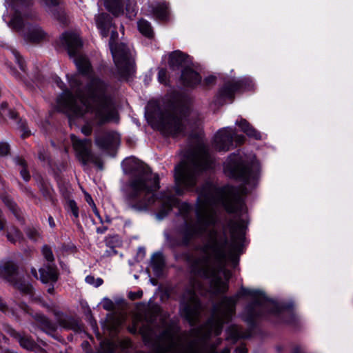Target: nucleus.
I'll return each mask as SVG.
<instances>
[{"mask_svg": "<svg viewBox=\"0 0 353 353\" xmlns=\"http://www.w3.org/2000/svg\"><path fill=\"white\" fill-rule=\"evenodd\" d=\"M27 305L25 304H19L17 305L14 307L12 306H8L2 300L1 298H0V310L2 311L4 313H10L13 316H19V310H21L23 312H26L27 310Z\"/></svg>", "mask_w": 353, "mask_h": 353, "instance_id": "nucleus-29", "label": "nucleus"}, {"mask_svg": "<svg viewBox=\"0 0 353 353\" xmlns=\"http://www.w3.org/2000/svg\"><path fill=\"white\" fill-rule=\"evenodd\" d=\"M131 176L123 190V200L128 209L138 212L147 211L156 201L161 206L156 216L159 220L164 219L176 206L179 201L171 191L161 192L159 197L156 192L159 189V178L150 168L142 162L129 159Z\"/></svg>", "mask_w": 353, "mask_h": 353, "instance_id": "nucleus-4", "label": "nucleus"}, {"mask_svg": "<svg viewBox=\"0 0 353 353\" xmlns=\"http://www.w3.org/2000/svg\"><path fill=\"white\" fill-rule=\"evenodd\" d=\"M7 239L12 243H15L22 239V234L15 227H11L7 232Z\"/></svg>", "mask_w": 353, "mask_h": 353, "instance_id": "nucleus-34", "label": "nucleus"}, {"mask_svg": "<svg viewBox=\"0 0 353 353\" xmlns=\"http://www.w3.org/2000/svg\"><path fill=\"white\" fill-rule=\"evenodd\" d=\"M123 0H104L106 9L115 16H119L123 12Z\"/></svg>", "mask_w": 353, "mask_h": 353, "instance_id": "nucleus-28", "label": "nucleus"}, {"mask_svg": "<svg viewBox=\"0 0 353 353\" xmlns=\"http://www.w3.org/2000/svg\"><path fill=\"white\" fill-rule=\"evenodd\" d=\"M61 42L70 57L74 59L79 73L67 75L70 90L59 77L55 78L57 85L63 90L57 99L58 109L69 117H80L90 112L93 115L92 123L99 126L115 120L117 112L113 99L107 93L108 84L92 75L88 59L80 54L83 43L79 36L67 32L62 34Z\"/></svg>", "mask_w": 353, "mask_h": 353, "instance_id": "nucleus-1", "label": "nucleus"}, {"mask_svg": "<svg viewBox=\"0 0 353 353\" xmlns=\"http://www.w3.org/2000/svg\"><path fill=\"white\" fill-rule=\"evenodd\" d=\"M201 119L196 111L181 101L168 103L159 114L160 130L165 134L176 137L183 134L188 125L196 123Z\"/></svg>", "mask_w": 353, "mask_h": 353, "instance_id": "nucleus-6", "label": "nucleus"}, {"mask_svg": "<svg viewBox=\"0 0 353 353\" xmlns=\"http://www.w3.org/2000/svg\"><path fill=\"white\" fill-rule=\"evenodd\" d=\"M40 191L46 199L52 200V189L49 186L42 183L40 187Z\"/></svg>", "mask_w": 353, "mask_h": 353, "instance_id": "nucleus-37", "label": "nucleus"}, {"mask_svg": "<svg viewBox=\"0 0 353 353\" xmlns=\"http://www.w3.org/2000/svg\"><path fill=\"white\" fill-rule=\"evenodd\" d=\"M26 233L28 237L32 241H37L40 237V232L34 228H27Z\"/></svg>", "mask_w": 353, "mask_h": 353, "instance_id": "nucleus-40", "label": "nucleus"}, {"mask_svg": "<svg viewBox=\"0 0 353 353\" xmlns=\"http://www.w3.org/2000/svg\"><path fill=\"white\" fill-rule=\"evenodd\" d=\"M103 307L108 311H111L114 309V303L109 299H104L103 300Z\"/></svg>", "mask_w": 353, "mask_h": 353, "instance_id": "nucleus-44", "label": "nucleus"}, {"mask_svg": "<svg viewBox=\"0 0 353 353\" xmlns=\"http://www.w3.org/2000/svg\"><path fill=\"white\" fill-rule=\"evenodd\" d=\"M201 288V284L196 279H191L190 287L187 288L183 294L181 302V315L193 325L198 320L200 303L196 295V290Z\"/></svg>", "mask_w": 353, "mask_h": 353, "instance_id": "nucleus-11", "label": "nucleus"}, {"mask_svg": "<svg viewBox=\"0 0 353 353\" xmlns=\"http://www.w3.org/2000/svg\"><path fill=\"white\" fill-rule=\"evenodd\" d=\"M41 252L44 258L48 261L50 263L52 264L54 261V254L50 246L48 245H44L42 247Z\"/></svg>", "mask_w": 353, "mask_h": 353, "instance_id": "nucleus-36", "label": "nucleus"}, {"mask_svg": "<svg viewBox=\"0 0 353 353\" xmlns=\"http://www.w3.org/2000/svg\"><path fill=\"white\" fill-rule=\"evenodd\" d=\"M15 12L9 23V26L21 32L27 40L39 42L43 40L46 32L41 28L34 26L29 28L27 32H24L26 23L24 19L32 18L33 14L29 11V7L32 4V0H12Z\"/></svg>", "mask_w": 353, "mask_h": 353, "instance_id": "nucleus-7", "label": "nucleus"}, {"mask_svg": "<svg viewBox=\"0 0 353 353\" xmlns=\"http://www.w3.org/2000/svg\"><path fill=\"white\" fill-rule=\"evenodd\" d=\"M137 26L139 32L148 38H152L154 36V32L150 23L143 19H140L137 23Z\"/></svg>", "mask_w": 353, "mask_h": 353, "instance_id": "nucleus-33", "label": "nucleus"}, {"mask_svg": "<svg viewBox=\"0 0 353 353\" xmlns=\"http://www.w3.org/2000/svg\"><path fill=\"white\" fill-rule=\"evenodd\" d=\"M216 78L214 77H209L205 79V82L207 85L212 84L214 83Z\"/></svg>", "mask_w": 353, "mask_h": 353, "instance_id": "nucleus-52", "label": "nucleus"}, {"mask_svg": "<svg viewBox=\"0 0 353 353\" xmlns=\"http://www.w3.org/2000/svg\"><path fill=\"white\" fill-rule=\"evenodd\" d=\"M198 205L196 210V221L192 220V208L183 203L179 205L180 214L184 219V230L182 244L188 245L190 241L202 236L208 228L217 221L215 206L221 204L229 213L241 215L245 212L242 198L233 191L225 192L216 188L210 183H205L199 191Z\"/></svg>", "mask_w": 353, "mask_h": 353, "instance_id": "nucleus-3", "label": "nucleus"}, {"mask_svg": "<svg viewBox=\"0 0 353 353\" xmlns=\"http://www.w3.org/2000/svg\"><path fill=\"white\" fill-rule=\"evenodd\" d=\"M2 200L8 208L12 212L16 218L19 219L21 218L20 210L14 202L8 196H3Z\"/></svg>", "mask_w": 353, "mask_h": 353, "instance_id": "nucleus-35", "label": "nucleus"}, {"mask_svg": "<svg viewBox=\"0 0 353 353\" xmlns=\"http://www.w3.org/2000/svg\"><path fill=\"white\" fill-rule=\"evenodd\" d=\"M6 225V220L2 215L1 212H0V231L4 229Z\"/></svg>", "mask_w": 353, "mask_h": 353, "instance_id": "nucleus-51", "label": "nucleus"}, {"mask_svg": "<svg viewBox=\"0 0 353 353\" xmlns=\"http://www.w3.org/2000/svg\"><path fill=\"white\" fill-rule=\"evenodd\" d=\"M95 144L101 150H108L112 145L117 143L118 137L117 134L112 132H104L95 137Z\"/></svg>", "mask_w": 353, "mask_h": 353, "instance_id": "nucleus-19", "label": "nucleus"}, {"mask_svg": "<svg viewBox=\"0 0 353 353\" xmlns=\"http://www.w3.org/2000/svg\"><path fill=\"white\" fill-rule=\"evenodd\" d=\"M212 163L208 147L203 143L199 144L189 153L187 161L181 162L174 169L176 194L181 195L185 189L194 188L200 172L210 168Z\"/></svg>", "mask_w": 353, "mask_h": 353, "instance_id": "nucleus-5", "label": "nucleus"}, {"mask_svg": "<svg viewBox=\"0 0 353 353\" xmlns=\"http://www.w3.org/2000/svg\"><path fill=\"white\" fill-rule=\"evenodd\" d=\"M246 224L244 219L229 222L231 243L225 231L210 230L206 242L196 248L200 254L187 256L191 273L194 276L210 279L214 293H224L228 290V284L222 280L220 272L228 260L234 262L241 254Z\"/></svg>", "mask_w": 353, "mask_h": 353, "instance_id": "nucleus-2", "label": "nucleus"}, {"mask_svg": "<svg viewBox=\"0 0 353 353\" xmlns=\"http://www.w3.org/2000/svg\"><path fill=\"white\" fill-rule=\"evenodd\" d=\"M48 222H49V225H50V226L52 228H54V227H55V223H54V219H53L52 216H50L48 217Z\"/></svg>", "mask_w": 353, "mask_h": 353, "instance_id": "nucleus-55", "label": "nucleus"}, {"mask_svg": "<svg viewBox=\"0 0 353 353\" xmlns=\"http://www.w3.org/2000/svg\"><path fill=\"white\" fill-rule=\"evenodd\" d=\"M245 83L243 79L230 80L225 83L220 90V94L225 98L232 99L236 92L243 90Z\"/></svg>", "mask_w": 353, "mask_h": 353, "instance_id": "nucleus-17", "label": "nucleus"}, {"mask_svg": "<svg viewBox=\"0 0 353 353\" xmlns=\"http://www.w3.org/2000/svg\"><path fill=\"white\" fill-rule=\"evenodd\" d=\"M85 196V200H86L87 203L90 206L94 207L96 209V205L94 204V201H93L92 196H90V194L86 193Z\"/></svg>", "mask_w": 353, "mask_h": 353, "instance_id": "nucleus-48", "label": "nucleus"}, {"mask_svg": "<svg viewBox=\"0 0 353 353\" xmlns=\"http://www.w3.org/2000/svg\"><path fill=\"white\" fill-rule=\"evenodd\" d=\"M152 14L160 20H165L168 14V3L163 0H158L151 3Z\"/></svg>", "mask_w": 353, "mask_h": 353, "instance_id": "nucleus-23", "label": "nucleus"}, {"mask_svg": "<svg viewBox=\"0 0 353 353\" xmlns=\"http://www.w3.org/2000/svg\"><path fill=\"white\" fill-rule=\"evenodd\" d=\"M1 274L7 280L14 282L16 287L21 292L26 294H30L32 292V286L26 283L14 281L15 276L17 274V267L12 261H4L0 265Z\"/></svg>", "mask_w": 353, "mask_h": 353, "instance_id": "nucleus-14", "label": "nucleus"}, {"mask_svg": "<svg viewBox=\"0 0 353 353\" xmlns=\"http://www.w3.org/2000/svg\"><path fill=\"white\" fill-rule=\"evenodd\" d=\"M53 291H54V287L52 286V287H50L48 289V292L50 294H52L53 293Z\"/></svg>", "mask_w": 353, "mask_h": 353, "instance_id": "nucleus-62", "label": "nucleus"}, {"mask_svg": "<svg viewBox=\"0 0 353 353\" xmlns=\"http://www.w3.org/2000/svg\"><path fill=\"white\" fill-rule=\"evenodd\" d=\"M32 317L43 330L54 331L56 330V325L52 323L45 315L37 313Z\"/></svg>", "mask_w": 353, "mask_h": 353, "instance_id": "nucleus-26", "label": "nucleus"}, {"mask_svg": "<svg viewBox=\"0 0 353 353\" xmlns=\"http://www.w3.org/2000/svg\"><path fill=\"white\" fill-rule=\"evenodd\" d=\"M293 353H303L301 348L299 347H295L293 350Z\"/></svg>", "mask_w": 353, "mask_h": 353, "instance_id": "nucleus-61", "label": "nucleus"}, {"mask_svg": "<svg viewBox=\"0 0 353 353\" xmlns=\"http://www.w3.org/2000/svg\"><path fill=\"white\" fill-rule=\"evenodd\" d=\"M181 79L185 86L194 87L201 82V77L198 72L190 68L182 70Z\"/></svg>", "mask_w": 353, "mask_h": 353, "instance_id": "nucleus-21", "label": "nucleus"}, {"mask_svg": "<svg viewBox=\"0 0 353 353\" xmlns=\"http://www.w3.org/2000/svg\"><path fill=\"white\" fill-rule=\"evenodd\" d=\"M225 170L246 185H254L258 177L256 167L241 159L239 154H231L225 164Z\"/></svg>", "mask_w": 353, "mask_h": 353, "instance_id": "nucleus-10", "label": "nucleus"}, {"mask_svg": "<svg viewBox=\"0 0 353 353\" xmlns=\"http://www.w3.org/2000/svg\"><path fill=\"white\" fill-rule=\"evenodd\" d=\"M227 340H230L232 342H236L239 339H246L249 335L246 333L242 332L241 329L236 325H232L228 327L226 330Z\"/></svg>", "mask_w": 353, "mask_h": 353, "instance_id": "nucleus-27", "label": "nucleus"}, {"mask_svg": "<svg viewBox=\"0 0 353 353\" xmlns=\"http://www.w3.org/2000/svg\"><path fill=\"white\" fill-rule=\"evenodd\" d=\"M12 74H13V75L15 76L16 78L21 79V80L23 79V77L20 76L19 74L15 72L14 70L12 71Z\"/></svg>", "mask_w": 353, "mask_h": 353, "instance_id": "nucleus-60", "label": "nucleus"}, {"mask_svg": "<svg viewBox=\"0 0 353 353\" xmlns=\"http://www.w3.org/2000/svg\"><path fill=\"white\" fill-rule=\"evenodd\" d=\"M103 282V281L101 278H98V279H95L94 287L100 286L101 285H102Z\"/></svg>", "mask_w": 353, "mask_h": 353, "instance_id": "nucleus-56", "label": "nucleus"}, {"mask_svg": "<svg viewBox=\"0 0 353 353\" xmlns=\"http://www.w3.org/2000/svg\"><path fill=\"white\" fill-rule=\"evenodd\" d=\"M95 21L101 35L107 37L112 25L110 15L106 13L99 14L95 17Z\"/></svg>", "mask_w": 353, "mask_h": 353, "instance_id": "nucleus-22", "label": "nucleus"}, {"mask_svg": "<svg viewBox=\"0 0 353 353\" xmlns=\"http://www.w3.org/2000/svg\"><path fill=\"white\" fill-rule=\"evenodd\" d=\"M234 138L239 144L243 143L245 137L236 135L235 130L232 128H225L217 132L214 139V147L219 151H228L232 145Z\"/></svg>", "mask_w": 353, "mask_h": 353, "instance_id": "nucleus-13", "label": "nucleus"}, {"mask_svg": "<svg viewBox=\"0 0 353 353\" xmlns=\"http://www.w3.org/2000/svg\"><path fill=\"white\" fill-rule=\"evenodd\" d=\"M141 332L145 341L150 339V331L148 333H146L143 329H141Z\"/></svg>", "mask_w": 353, "mask_h": 353, "instance_id": "nucleus-54", "label": "nucleus"}, {"mask_svg": "<svg viewBox=\"0 0 353 353\" xmlns=\"http://www.w3.org/2000/svg\"><path fill=\"white\" fill-rule=\"evenodd\" d=\"M118 32L112 30L109 46L119 78H127L134 72V61L129 48L123 43H117Z\"/></svg>", "mask_w": 353, "mask_h": 353, "instance_id": "nucleus-9", "label": "nucleus"}, {"mask_svg": "<svg viewBox=\"0 0 353 353\" xmlns=\"http://www.w3.org/2000/svg\"><path fill=\"white\" fill-rule=\"evenodd\" d=\"M22 130L23 131V133L22 134V137L23 138L28 137L30 134V132L26 130L25 127H22Z\"/></svg>", "mask_w": 353, "mask_h": 353, "instance_id": "nucleus-57", "label": "nucleus"}, {"mask_svg": "<svg viewBox=\"0 0 353 353\" xmlns=\"http://www.w3.org/2000/svg\"><path fill=\"white\" fill-rule=\"evenodd\" d=\"M234 352L236 353H247L248 350L244 345H241L236 347Z\"/></svg>", "mask_w": 353, "mask_h": 353, "instance_id": "nucleus-49", "label": "nucleus"}, {"mask_svg": "<svg viewBox=\"0 0 353 353\" xmlns=\"http://www.w3.org/2000/svg\"><path fill=\"white\" fill-rule=\"evenodd\" d=\"M192 335H194H194L198 336V335L201 334V330L199 329H194V330H192Z\"/></svg>", "mask_w": 353, "mask_h": 353, "instance_id": "nucleus-58", "label": "nucleus"}, {"mask_svg": "<svg viewBox=\"0 0 353 353\" xmlns=\"http://www.w3.org/2000/svg\"><path fill=\"white\" fill-rule=\"evenodd\" d=\"M10 148L8 143L0 142V156L6 157L10 154Z\"/></svg>", "mask_w": 353, "mask_h": 353, "instance_id": "nucleus-42", "label": "nucleus"}, {"mask_svg": "<svg viewBox=\"0 0 353 353\" xmlns=\"http://www.w3.org/2000/svg\"><path fill=\"white\" fill-rule=\"evenodd\" d=\"M31 273H32V274L33 275L34 277H35L36 279H38L37 272V270L35 268H32L31 269Z\"/></svg>", "mask_w": 353, "mask_h": 353, "instance_id": "nucleus-59", "label": "nucleus"}, {"mask_svg": "<svg viewBox=\"0 0 353 353\" xmlns=\"http://www.w3.org/2000/svg\"><path fill=\"white\" fill-rule=\"evenodd\" d=\"M270 302L263 296H259L245 310L247 318L246 321L252 323L254 319L264 315L265 311L269 309Z\"/></svg>", "mask_w": 353, "mask_h": 353, "instance_id": "nucleus-15", "label": "nucleus"}, {"mask_svg": "<svg viewBox=\"0 0 353 353\" xmlns=\"http://www.w3.org/2000/svg\"><path fill=\"white\" fill-rule=\"evenodd\" d=\"M48 12L52 13L55 18H59L61 9L59 7L60 0H41Z\"/></svg>", "mask_w": 353, "mask_h": 353, "instance_id": "nucleus-30", "label": "nucleus"}, {"mask_svg": "<svg viewBox=\"0 0 353 353\" xmlns=\"http://www.w3.org/2000/svg\"><path fill=\"white\" fill-rule=\"evenodd\" d=\"M186 55L179 50H176L169 54L168 64L170 68L173 70H179L183 67L186 61Z\"/></svg>", "mask_w": 353, "mask_h": 353, "instance_id": "nucleus-24", "label": "nucleus"}, {"mask_svg": "<svg viewBox=\"0 0 353 353\" xmlns=\"http://www.w3.org/2000/svg\"><path fill=\"white\" fill-rule=\"evenodd\" d=\"M236 124L241 128V130L248 137L259 140L261 138L260 132L254 129L245 119H241Z\"/></svg>", "mask_w": 353, "mask_h": 353, "instance_id": "nucleus-25", "label": "nucleus"}, {"mask_svg": "<svg viewBox=\"0 0 353 353\" xmlns=\"http://www.w3.org/2000/svg\"><path fill=\"white\" fill-rule=\"evenodd\" d=\"M40 280L43 283H55L58 280V273L54 264H48L39 269Z\"/></svg>", "mask_w": 353, "mask_h": 353, "instance_id": "nucleus-20", "label": "nucleus"}, {"mask_svg": "<svg viewBox=\"0 0 353 353\" xmlns=\"http://www.w3.org/2000/svg\"><path fill=\"white\" fill-rule=\"evenodd\" d=\"M68 206L75 218L79 217V208L74 200H70L68 202Z\"/></svg>", "mask_w": 353, "mask_h": 353, "instance_id": "nucleus-41", "label": "nucleus"}, {"mask_svg": "<svg viewBox=\"0 0 353 353\" xmlns=\"http://www.w3.org/2000/svg\"><path fill=\"white\" fill-rule=\"evenodd\" d=\"M142 295H143L142 291H138L137 292H130L128 294V298L130 299L131 300H136V299L141 298Z\"/></svg>", "mask_w": 353, "mask_h": 353, "instance_id": "nucleus-46", "label": "nucleus"}, {"mask_svg": "<svg viewBox=\"0 0 353 353\" xmlns=\"http://www.w3.org/2000/svg\"><path fill=\"white\" fill-rule=\"evenodd\" d=\"M56 321L62 327L68 330L78 331L81 330V325L77 319L68 316L60 311L54 310Z\"/></svg>", "mask_w": 353, "mask_h": 353, "instance_id": "nucleus-18", "label": "nucleus"}, {"mask_svg": "<svg viewBox=\"0 0 353 353\" xmlns=\"http://www.w3.org/2000/svg\"><path fill=\"white\" fill-rule=\"evenodd\" d=\"M14 161L17 165L21 167L20 174L23 179L25 181H29L31 176L27 169L28 165L26 160L21 157L17 156L14 158Z\"/></svg>", "mask_w": 353, "mask_h": 353, "instance_id": "nucleus-31", "label": "nucleus"}, {"mask_svg": "<svg viewBox=\"0 0 353 353\" xmlns=\"http://www.w3.org/2000/svg\"><path fill=\"white\" fill-rule=\"evenodd\" d=\"M81 132L85 136H89L92 132V127L91 123H86L81 128Z\"/></svg>", "mask_w": 353, "mask_h": 353, "instance_id": "nucleus-45", "label": "nucleus"}, {"mask_svg": "<svg viewBox=\"0 0 353 353\" xmlns=\"http://www.w3.org/2000/svg\"><path fill=\"white\" fill-rule=\"evenodd\" d=\"M93 208V210H94V214L97 215V216H99V211L97 210V209L94 208V207H92Z\"/></svg>", "mask_w": 353, "mask_h": 353, "instance_id": "nucleus-63", "label": "nucleus"}, {"mask_svg": "<svg viewBox=\"0 0 353 353\" xmlns=\"http://www.w3.org/2000/svg\"><path fill=\"white\" fill-rule=\"evenodd\" d=\"M3 329L10 336L16 339L23 348L32 350L36 347V343L33 339L25 334L17 332L9 325L4 324Z\"/></svg>", "mask_w": 353, "mask_h": 353, "instance_id": "nucleus-16", "label": "nucleus"}, {"mask_svg": "<svg viewBox=\"0 0 353 353\" xmlns=\"http://www.w3.org/2000/svg\"><path fill=\"white\" fill-rule=\"evenodd\" d=\"M38 157L41 161H45L48 159V155L44 148H40L38 153Z\"/></svg>", "mask_w": 353, "mask_h": 353, "instance_id": "nucleus-47", "label": "nucleus"}, {"mask_svg": "<svg viewBox=\"0 0 353 353\" xmlns=\"http://www.w3.org/2000/svg\"><path fill=\"white\" fill-rule=\"evenodd\" d=\"M108 228L106 226L99 227L97 228V232L98 234H103L106 232Z\"/></svg>", "mask_w": 353, "mask_h": 353, "instance_id": "nucleus-53", "label": "nucleus"}, {"mask_svg": "<svg viewBox=\"0 0 353 353\" xmlns=\"http://www.w3.org/2000/svg\"><path fill=\"white\" fill-rule=\"evenodd\" d=\"M125 8H126L128 14H129V17H134L136 15V13H137L136 3L134 2V1L127 0Z\"/></svg>", "mask_w": 353, "mask_h": 353, "instance_id": "nucleus-39", "label": "nucleus"}, {"mask_svg": "<svg viewBox=\"0 0 353 353\" xmlns=\"http://www.w3.org/2000/svg\"><path fill=\"white\" fill-rule=\"evenodd\" d=\"M237 299L238 296L224 297L213 306L212 316L205 325V336L212 333L219 336L221 333L223 324L228 322L234 313Z\"/></svg>", "mask_w": 353, "mask_h": 353, "instance_id": "nucleus-8", "label": "nucleus"}, {"mask_svg": "<svg viewBox=\"0 0 353 353\" xmlns=\"http://www.w3.org/2000/svg\"><path fill=\"white\" fill-rule=\"evenodd\" d=\"M12 53L14 57L15 61L19 65L20 69L23 71H26V65L23 59L21 57L20 54L15 50L12 51Z\"/></svg>", "mask_w": 353, "mask_h": 353, "instance_id": "nucleus-38", "label": "nucleus"}, {"mask_svg": "<svg viewBox=\"0 0 353 353\" xmlns=\"http://www.w3.org/2000/svg\"><path fill=\"white\" fill-rule=\"evenodd\" d=\"M71 141L75 156L83 165L93 163L100 169L103 168L100 158L92 151V141L90 139H79L75 135L72 134Z\"/></svg>", "mask_w": 353, "mask_h": 353, "instance_id": "nucleus-12", "label": "nucleus"}, {"mask_svg": "<svg viewBox=\"0 0 353 353\" xmlns=\"http://www.w3.org/2000/svg\"><path fill=\"white\" fill-rule=\"evenodd\" d=\"M85 281L88 283V284H90V285H92L94 286V284H95V279L93 276H87L85 277Z\"/></svg>", "mask_w": 353, "mask_h": 353, "instance_id": "nucleus-50", "label": "nucleus"}, {"mask_svg": "<svg viewBox=\"0 0 353 353\" xmlns=\"http://www.w3.org/2000/svg\"><path fill=\"white\" fill-rule=\"evenodd\" d=\"M151 265L155 273L159 274L162 271L165 265V261L161 253H155L152 255Z\"/></svg>", "mask_w": 353, "mask_h": 353, "instance_id": "nucleus-32", "label": "nucleus"}, {"mask_svg": "<svg viewBox=\"0 0 353 353\" xmlns=\"http://www.w3.org/2000/svg\"><path fill=\"white\" fill-rule=\"evenodd\" d=\"M158 79L160 83H166L167 81V72L165 69H160L158 72Z\"/></svg>", "mask_w": 353, "mask_h": 353, "instance_id": "nucleus-43", "label": "nucleus"}]
</instances>
